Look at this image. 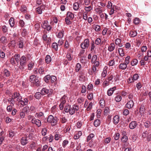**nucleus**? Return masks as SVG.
Instances as JSON below:
<instances>
[{"label": "nucleus", "mask_w": 151, "mask_h": 151, "mask_svg": "<svg viewBox=\"0 0 151 151\" xmlns=\"http://www.w3.org/2000/svg\"><path fill=\"white\" fill-rule=\"evenodd\" d=\"M19 24L21 27H23L24 25V23L23 20H21L19 21Z\"/></svg>", "instance_id": "obj_53"}, {"label": "nucleus", "mask_w": 151, "mask_h": 151, "mask_svg": "<svg viewBox=\"0 0 151 151\" xmlns=\"http://www.w3.org/2000/svg\"><path fill=\"white\" fill-rule=\"evenodd\" d=\"M95 30L96 31H99L100 30V26L96 25L95 27Z\"/></svg>", "instance_id": "obj_63"}, {"label": "nucleus", "mask_w": 151, "mask_h": 151, "mask_svg": "<svg viewBox=\"0 0 151 151\" xmlns=\"http://www.w3.org/2000/svg\"><path fill=\"white\" fill-rule=\"evenodd\" d=\"M57 121V117H54L50 115L48 116L47 119V121L48 122L51 123V125L53 126L55 125L56 124Z\"/></svg>", "instance_id": "obj_1"}, {"label": "nucleus", "mask_w": 151, "mask_h": 151, "mask_svg": "<svg viewBox=\"0 0 151 151\" xmlns=\"http://www.w3.org/2000/svg\"><path fill=\"white\" fill-rule=\"evenodd\" d=\"M42 94L41 92H36L35 95V97L37 99H39L41 97Z\"/></svg>", "instance_id": "obj_19"}, {"label": "nucleus", "mask_w": 151, "mask_h": 151, "mask_svg": "<svg viewBox=\"0 0 151 151\" xmlns=\"http://www.w3.org/2000/svg\"><path fill=\"white\" fill-rule=\"evenodd\" d=\"M129 111L127 109H124L123 111V114L124 115H127L129 113Z\"/></svg>", "instance_id": "obj_59"}, {"label": "nucleus", "mask_w": 151, "mask_h": 151, "mask_svg": "<svg viewBox=\"0 0 151 151\" xmlns=\"http://www.w3.org/2000/svg\"><path fill=\"white\" fill-rule=\"evenodd\" d=\"M118 52L119 55L121 56H124V52L123 49L122 48H120L118 49Z\"/></svg>", "instance_id": "obj_21"}, {"label": "nucleus", "mask_w": 151, "mask_h": 151, "mask_svg": "<svg viewBox=\"0 0 151 151\" xmlns=\"http://www.w3.org/2000/svg\"><path fill=\"white\" fill-rule=\"evenodd\" d=\"M67 16L68 17H69L71 19H72L74 18V17L73 14L69 12H67Z\"/></svg>", "instance_id": "obj_29"}, {"label": "nucleus", "mask_w": 151, "mask_h": 151, "mask_svg": "<svg viewBox=\"0 0 151 151\" xmlns=\"http://www.w3.org/2000/svg\"><path fill=\"white\" fill-rule=\"evenodd\" d=\"M4 75L6 77H9L10 76V73L9 70L6 69H4L3 71Z\"/></svg>", "instance_id": "obj_11"}, {"label": "nucleus", "mask_w": 151, "mask_h": 151, "mask_svg": "<svg viewBox=\"0 0 151 151\" xmlns=\"http://www.w3.org/2000/svg\"><path fill=\"white\" fill-rule=\"evenodd\" d=\"M127 67V64L125 63H121L120 64L119 68L122 70H125Z\"/></svg>", "instance_id": "obj_12"}, {"label": "nucleus", "mask_w": 151, "mask_h": 151, "mask_svg": "<svg viewBox=\"0 0 151 151\" xmlns=\"http://www.w3.org/2000/svg\"><path fill=\"white\" fill-rule=\"evenodd\" d=\"M27 137H22L21 140V143L22 145H24L27 142Z\"/></svg>", "instance_id": "obj_9"}, {"label": "nucleus", "mask_w": 151, "mask_h": 151, "mask_svg": "<svg viewBox=\"0 0 151 151\" xmlns=\"http://www.w3.org/2000/svg\"><path fill=\"white\" fill-rule=\"evenodd\" d=\"M94 136V135L93 134H91L89 135L87 137V142H88L91 139H92Z\"/></svg>", "instance_id": "obj_45"}, {"label": "nucleus", "mask_w": 151, "mask_h": 151, "mask_svg": "<svg viewBox=\"0 0 151 151\" xmlns=\"http://www.w3.org/2000/svg\"><path fill=\"white\" fill-rule=\"evenodd\" d=\"M26 58L24 56H22L20 60V64L21 65H23L26 63Z\"/></svg>", "instance_id": "obj_7"}, {"label": "nucleus", "mask_w": 151, "mask_h": 151, "mask_svg": "<svg viewBox=\"0 0 151 151\" xmlns=\"http://www.w3.org/2000/svg\"><path fill=\"white\" fill-rule=\"evenodd\" d=\"M70 106L69 105H68L67 106H66L64 108V110L66 112H68L70 110Z\"/></svg>", "instance_id": "obj_35"}, {"label": "nucleus", "mask_w": 151, "mask_h": 151, "mask_svg": "<svg viewBox=\"0 0 151 151\" xmlns=\"http://www.w3.org/2000/svg\"><path fill=\"white\" fill-rule=\"evenodd\" d=\"M116 89V87L114 86L111 88H110L107 91L108 95L110 96L112 95L113 94V91Z\"/></svg>", "instance_id": "obj_8"}, {"label": "nucleus", "mask_w": 151, "mask_h": 151, "mask_svg": "<svg viewBox=\"0 0 151 151\" xmlns=\"http://www.w3.org/2000/svg\"><path fill=\"white\" fill-rule=\"evenodd\" d=\"M39 72L40 74H43L44 73V68L42 67H41L39 69Z\"/></svg>", "instance_id": "obj_52"}, {"label": "nucleus", "mask_w": 151, "mask_h": 151, "mask_svg": "<svg viewBox=\"0 0 151 151\" xmlns=\"http://www.w3.org/2000/svg\"><path fill=\"white\" fill-rule=\"evenodd\" d=\"M114 60H110L109 63V65L110 66H113L114 64Z\"/></svg>", "instance_id": "obj_58"}, {"label": "nucleus", "mask_w": 151, "mask_h": 151, "mask_svg": "<svg viewBox=\"0 0 151 151\" xmlns=\"http://www.w3.org/2000/svg\"><path fill=\"white\" fill-rule=\"evenodd\" d=\"M28 100L27 99L25 98L24 99V101L22 100L21 102L20 103V104L23 106L24 105H27L28 103Z\"/></svg>", "instance_id": "obj_15"}, {"label": "nucleus", "mask_w": 151, "mask_h": 151, "mask_svg": "<svg viewBox=\"0 0 151 151\" xmlns=\"http://www.w3.org/2000/svg\"><path fill=\"white\" fill-rule=\"evenodd\" d=\"M122 99V97L120 95L117 96L115 98V101L117 102H119L121 101Z\"/></svg>", "instance_id": "obj_36"}, {"label": "nucleus", "mask_w": 151, "mask_h": 151, "mask_svg": "<svg viewBox=\"0 0 151 151\" xmlns=\"http://www.w3.org/2000/svg\"><path fill=\"white\" fill-rule=\"evenodd\" d=\"M20 114L21 117L22 118H24L25 116H27L28 115V114H27L23 111L21 112Z\"/></svg>", "instance_id": "obj_38"}, {"label": "nucleus", "mask_w": 151, "mask_h": 151, "mask_svg": "<svg viewBox=\"0 0 151 151\" xmlns=\"http://www.w3.org/2000/svg\"><path fill=\"white\" fill-rule=\"evenodd\" d=\"M93 95L92 93H90L88 95L87 98L89 100H91L93 98Z\"/></svg>", "instance_id": "obj_57"}, {"label": "nucleus", "mask_w": 151, "mask_h": 151, "mask_svg": "<svg viewBox=\"0 0 151 151\" xmlns=\"http://www.w3.org/2000/svg\"><path fill=\"white\" fill-rule=\"evenodd\" d=\"M51 81L52 83H53L55 81H56L57 79L55 76H50Z\"/></svg>", "instance_id": "obj_44"}, {"label": "nucleus", "mask_w": 151, "mask_h": 151, "mask_svg": "<svg viewBox=\"0 0 151 151\" xmlns=\"http://www.w3.org/2000/svg\"><path fill=\"white\" fill-rule=\"evenodd\" d=\"M37 78L36 76L34 75H32L30 76L29 78L30 82L31 83L34 81Z\"/></svg>", "instance_id": "obj_24"}, {"label": "nucleus", "mask_w": 151, "mask_h": 151, "mask_svg": "<svg viewBox=\"0 0 151 151\" xmlns=\"http://www.w3.org/2000/svg\"><path fill=\"white\" fill-rule=\"evenodd\" d=\"M137 125V123L135 121H133L130 123L129 126L130 129H133L135 128Z\"/></svg>", "instance_id": "obj_6"}, {"label": "nucleus", "mask_w": 151, "mask_h": 151, "mask_svg": "<svg viewBox=\"0 0 151 151\" xmlns=\"http://www.w3.org/2000/svg\"><path fill=\"white\" fill-rule=\"evenodd\" d=\"M128 140V137L125 135H124L122 137L121 140L123 142H126Z\"/></svg>", "instance_id": "obj_26"}, {"label": "nucleus", "mask_w": 151, "mask_h": 151, "mask_svg": "<svg viewBox=\"0 0 151 151\" xmlns=\"http://www.w3.org/2000/svg\"><path fill=\"white\" fill-rule=\"evenodd\" d=\"M137 33L135 31H131L129 33L130 36L132 37H134L137 35Z\"/></svg>", "instance_id": "obj_18"}, {"label": "nucleus", "mask_w": 151, "mask_h": 151, "mask_svg": "<svg viewBox=\"0 0 151 151\" xmlns=\"http://www.w3.org/2000/svg\"><path fill=\"white\" fill-rule=\"evenodd\" d=\"M73 9L75 10H78L79 7V4L78 2H75L73 6Z\"/></svg>", "instance_id": "obj_14"}, {"label": "nucleus", "mask_w": 151, "mask_h": 151, "mask_svg": "<svg viewBox=\"0 0 151 151\" xmlns=\"http://www.w3.org/2000/svg\"><path fill=\"white\" fill-rule=\"evenodd\" d=\"M97 57L96 55H93L92 59L91 60V63H94L96 61L97 59Z\"/></svg>", "instance_id": "obj_32"}, {"label": "nucleus", "mask_w": 151, "mask_h": 151, "mask_svg": "<svg viewBox=\"0 0 151 151\" xmlns=\"http://www.w3.org/2000/svg\"><path fill=\"white\" fill-rule=\"evenodd\" d=\"M139 78V76L137 74H134V76H133V77H132V78L133 79V80H137Z\"/></svg>", "instance_id": "obj_55"}, {"label": "nucleus", "mask_w": 151, "mask_h": 151, "mask_svg": "<svg viewBox=\"0 0 151 151\" xmlns=\"http://www.w3.org/2000/svg\"><path fill=\"white\" fill-rule=\"evenodd\" d=\"M115 48V45L114 43H111L108 47V50L110 52L113 51Z\"/></svg>", "instance_id": "obj_13"}, {"label": "nucleus", "mask_w": 151, "mask_h": 151, "mask_svg": "<svg viewBox=\"0 0 151 151\" xmlns=\"http://www.w3.org/2000/svg\"><path fill=\"white\" fill-rule=\"evenodd\" d=\"M145 109V107L143 105H141L140 107L139 108V112L142 113L143 112Z\"/></svg>", "instance_id": "obj_37"}, {"label": "nucleus", "mask_w": 151, "mask_h": 151, "mask_svg": "<svg viewBox=\"0 0 151 151\" xmlns=\"http://www.w3.org/2000/svg\"><path fill=\"white\" fill-rule=\"evenodd\" d=\"M40 81L38 78L36 79L34 81L31 83V86H32L38 87L40 86Z\"/></svg>", "instance_id": "obj_4"}, {"label": "nucleus", "mask_w": 151, "mask_h": 151, "mask_svg": "<svg viewBox=\"0 0 151 151\" xmlns=\"http://www.w3.org/2000/svg\"><path fill=\"white\" fill-rule=\"evenodd\" d=\"M2 30L4 33L6 32L7 31V28L6 26H3L2 27Z\"/></svg>", "instance_id": "obj_64"}, {"label": "nucleus", "mask_w": 151, "mask_h": 151, "mask_svg": "<svg viewBox=\"0 0 151 151\" xmlns=\"http://www.w3.org/2000/svg\"><path fill=\"white\" fill-rule=\"evenodd\" d=\"M101 42V40L99 38H97L95 41V44L97 45H99Z\"/></svg>", "instance_id": "obj_40"}, {"label": "nucleus", "mask_w": 151, "mask_h": 151, "mask_svg": "<svg viewBox=\"0 0 151 151\" xmlns=\"http://www.w3.org/2000/svg\"><path fill=\"white\" fill-rule=\"evenodd\" d=\"M65 21L66 23L67 24H71V22L70 20V19L68 17H66L65 18Z\"/></svg>", "instance_id": "obj_54"}, {"label": "nucleus", "mask_w": 151, "mask_h": 151, "mask_svg": "<svg viewBox=\"0 0 151 151\" xmlns=\"http://www.w3.org/2000/svg\"><path fill=\"white\" fill-rule=\"evenodd\" d=\"M35 122V124L38 127H40L41 126V122L39 120L36 119Z\"/></svg>", "instance_id": "obj_48"}, {"label": "nucleus", "mask_w": 151, "mask_h": 151, "mask_svg": "<svg viewBox=\"0 0 151 151\" xmlns=\"http://www.w3.org/2000/svg\"><path fill=\"white\" fill-rule=\"evenodd\" d=\"M45 60L47 63H49L51 61V58L50 56L47 55L45 57Z\"/></svg>", "instance_id": "obj_17"}, {"label": "nucleus", "mask_w": 151, "mask_h": 151, "mask_svg": "<svg viewBox=\"0 0 151 151\" xmlns=\"http://www.w3.org/2000/svg\"><path fill=\"white\" fill-rule=\"evenodd\" d=\"M20 94L19 93L17 92H14V93L13 95L12 96V97L14 100L15 98H17V97H19L20 96Z\"/></svg>", "instance_id": "obj_28"}, {"label": "nucleus", "mask_w": 151, "mask_h": 151, "mask_svg": "<svg viewBox=\"0 0 151 151\" xmlns=\"http://www.w3.org/2000/svg\"><path fill=\"white\" fill-rule=\"evenodd\" d=\"M47 132V129L45 128L43 129L42 130V134L43 136H45Z\"/></svg>", "instance_id": "obj_50"}, {"label": "nucleus", "mask_w": 151, "mask_h": 151, "mask_svg": "<svg viewBox=\"0 0 151 151\" xmlns=\"http://www.w3.org/2000/svg\"><path fill=\"white\" fill-rule=\"evenodd\" d=\"M0 41L3 44L6 43L7 41L6 38L5 37L2 36L0 38Z\"/></svg>", "instance_id": "obj_23"}, {"label": "nucleus", "mask_w": 151, "mask_h": 151, "mask_svg": "<svg viewBox=\"0 0 151 151\" xmlns=\"http://www.w3.org/2000/svg\"><path fill=\"white\" fill-rule=\"evenodd\" d=\"M130 58V57L129 56H127L126 58L125 61V63L127 65L129 63V60Z\"/></svg>", "instance_id": "obj_46"}, {"label": "nucleus", "mask_w": 151, "mask_h": 151, "mask_svg": "<svg viewBox=\"0 0 151 151\" xmlns=\"http://www.w3.org/2000/svg\"><path fill=\"white\" fill-rule=\"evenodd\" d=\"M100 106H101L102 107H104L105 106V101L104 100L101 99L99 101Z\"/></svg>", "instance_id": "obj_27"}, {"label": "nucleus", "mask_w": 151, "mask_h": 151, "mask_svg": "<svg viewBox=\"0 0 151 151\" xmlns=\"http://www.w3.org/2000/svg\"><path fill=\"white\" fill-rule=\"evenodd\" d=\"M134 105V103L132 100H130L129 101L126 105V107L130 109L132 108Z\"/></svg>", "instance_id": "obj_5"}, {"label": "nucleus", "mask_w": 151, "mask_h": 151, "mask_svg": "<svg viewBox=\"0 0 151 151\" xmlns=\"http://www.w3.org/2000/svg\"><path fill=\"white\" fill-rule=\"evenodd\" d=\"M119 120V116L118 115H116L114 117L113 122L115 124H116L118 123Z\"/></svg>", "instance_id": "obj_10"}, {"label": "nucleus", "mask_w": 151, "mask_h": 151, "mask_svg": "<svg viewBox=\"0 0 151 151\" xmlns=\"http://www.w3.org/2000/svg\"><path fill=\"white\" fill-rule=\"evenodd\" d=\"M14 100L13 99L12 97V98H10L8 99V101L9 103H10V104H12V105H13V106L14 105V104L12 101H14Z\"/></svg>", "instance_id": "obj_51"}, {"label": "nucleus", "mask_w": 151, "mask_h": 151, "mask_svg": "<svg viewBox=\"0 0 151 151\" xmlns=\"http://www.w3.org/2000/svg\"><path fill=\"white\" fill-rule=\"evenodd\" d=\"M14 57L16 62L18 64L19 63V61H20V55L19 54H17L14 55Z\"/></svg>", "instance_id": "obj_16"}, {"label": "nucleus", "mask_w": 151, "mask_h": 151, "mask_svg": "<svg viewBox=\"0 0 151 151\" xmlns=\"http://www.w3.org/2000/svg\"><path fill=\"white\" fill-rule=\"evenodd\" d=\"M52 47L55 49V50L58 49V44L56 42L53 43L52 45Z\"/></svg>", "instance_id": "obj_31"}, {"label": "nucleus", "mask_w": 151, "mask_h": 151, "mask_svg": "<svg viewBox=\"0 0 151 151\" xmlns=\"http://www.w3.org/2000/svg\"><path fill=\"white\" fill-rule=\"evenodd\" d=\"M63 36V33L62 32H60L58 34L57 37L59 38H62Z\"/></svg>", "instance_id": "obj_47"}, {"label": "nucleus", "mask_w": 151, "mask_h": 151, "mask_svg": "<svg viewBox=\"0 0 151 151\" xmlns=\"http://www.w3.org/2000/svg\"><path fill=\"white\" fill-rule=\"evenodd\" d=\"M27 9L26 7L25 6L23 5L22 6V7L20 9L22 12H24L26 11Z\"/></svg>", "instance_id": "obj_43"}, {"label": "nucleus", "mask_w": 151, "mask_h": 151, "mask_svg": "<svg viewBox=\"0 0 151 151\" xmlns=\"http://www.w3.org/2000/svg\"><path fill=\"white\" fill-rule=\"evenodd\" d=\"M69 113L71 115H73L75 113V110L74 107H70V109Z\"/></svg>", "instance_id": "obj_42"}, {"label": "nucleus", "mask_w": 151, "mask_h": 151, "mask_svg": "<svg viewBox=\"0 0 151 151\" xmlns=\"http://www.w3.org/2000/svg\"><path fill=\"white\" fill-rule=\"evenodd\" d=\"M48 22L47 21H45L43 24H42V27L44 29H46L47 26Z\"/></svg>", "instance_id": "obj_41"}, {"label": "nucleus", "mask_w": 151, "mask_h": 151, "mask_svg": "<svg viewBox=\"0 0 151 151\" xmlns=\"http://www.w3.org/2000/svg\"><path fill=\"white\" fill-rule=\"evenodd\" d=\"M51 90V89L48 90L46 88H43L41 91V94L42 95L47 94V96L49 97L52 93Z\"/></svg>", "instance_id": "obj_2"}, {"label": "nucleus", "mask_w": 151, "mask_h": 151, "mask_svg": "<svg viewBox=\"0 0 151 151\" xmlns=\"http://www.w3.org/2000/svg\"><path fill=\"white\" fill-rule=\"evenodd\" d=\"M100 120L99 119H96L94 121L93 125L95 127H97L100 125Z\"/></svg>", "instance_id": "obj_20"}, {"label": "nucleus", "mask_w": 151, "mask_h": 151, "mask_svg": "<svg viewBox=\"0 0 151 151\" xmlns=\"http://www.w3.org/2000/svg\"><path fill=\"white\" fill-rule=\"evenodd\" d=\"M5 56L4 53L0 50V57L2 58H4Z\"/></svg>", "instance_id": "obj_60"}, {"label": "nucleus", "mask_w": 151, "mask_h": 151, "mask_svg": "<svg viewBox=\"0 0 151 151\" xmlns=\"http://www.w3.org/2000/svg\"><path fill=\"white\" fill-rule=\"evenodd\" d=\"M115 43L116 45H119L121 42V40L119 38L116 39L115 40Z\"/></svg>", "instance_id": "obj_56"}, {"label": "nucleus", "mask_w": 151, "mask_h": 151, "mask_svg": "<svg viewBox=\"0 0 151 151\" xmlns=\"http://www.w3.org/2000/svg\"><path fill=\"white\" fill-rule=\"evenodd\" d=\"M43 5H41L40 7H38L36 9L37 12L39 14H41L42 12V9H41V7H42Z\"/></svg>", "instance_id": "obj_33"}, {"label": "nucleus", "mask_w": 151, "mask_h": 151, "mask_svg": "<svg viewBox=\"0 0 151 151\" xmlns=\"http://www.w3.org/2000/svg\"><path fill=\"white\" fill-rule=\"evenodd\" d=\"M145 126L146 128L149 127L150 126V122L147 121L145 123Z\"/></svg>", "instance_id": "obj_49"}, {"label": "nucleus", "mask_w": 151, "mask_h": 151, "mask_svg": "<svg viewBox=\"0 0 151 151\" xmlns=\"http://www.w3.org/2000/svg\"><path fill=\"white\" fill-rule=\"evenodd\" d=\"M138 62L137 60L134 59L131 62V65L132 66H134L136 65Z\"/></svg>", "instance_id": "obj_39"}, {"label": "nucleus", "mask_w": 151, "mask_h": 151, "mask_svg": "<svg viewBox=\"0 0 151 151\" xmlns=\"http://www.w3.org/2000/svg\"><path fill=\"white\" fill-rule=\"evenodd\" d=\"M89 45V40L88 39H87L84 40L83 42L81 44V46L82 49H85L86 48L88 47Z\"/></svg>", "instance_id": "obj_3"}, {"label": "nucleus", "mask_w": 151, "mask_h": 151, "mask_svg": "<svg viewBox=\"0 0 151 151\" xmlns=\"http://www.w3.org/2000/svg\"><path fill=\"white\" fill-rule=\"evenodd\" d=\"M9 23L11 27H13L14 25V19L13 18L11 17L9 20Z\"/></svg>", "instance_id": "obj_22"}, {"label": "nucleus", "mask_w": 151, "mask_h": 151, "mask_svg": "<svg viewBox=\"0 0 151 151\" xmlns=\"http://www.w3.org/2000/svg\"><path fill=\"white\" fill-rule=\"evenodd\" d=\"M61 137V135L59 134H56L55 135V139L56 140H58Z\"/></svg>", "instance_id": "obj_61"}, {"label": "nucleus", "mask_w": 151, "mask_h": 151, "mask_svg": "<svg viewBox=\"0 0 151 151\" xmlns=\"http://www.w3.org/2000/svg\"><path fill=\"white\" fill-rule=\"evenodd\" d=\"M81 68V65L79 63H77L76 67V72H78L79 71Z\"/></svg>", "instance_id": "obj_25"}, {"label": "nucleus", "mask_w": 151, "mask_h": 151, "mask_svg": "<svg viewBox=\"0 0 151 151\" xmlns=\"http://www.w3.org/2000/svg\"><path fill=\"white\" fill-rule=\"evenodd\" d=\"M10 61L11 64L12 65H14L15 64V62L14 61V57H12L11 58Z\"/></svg>", "instance_id": "obj_62"}, {"label": "nucleus", "mask_w": 151, "mask_h": 151, "mask_svg": "<svg viewBox=\"0 0 151 151\" xmlns=\"http://www.w3.org/2000/svg\"><path fill=\"white\" fill-rule=\"evenodd\" d=\"M140 22V20L138 18H135L134 20V23L135 24H138Z\"/></svg>", "instance_id": "obj_34"}, {"label": "nucleus", "mask_w": 151, "mask_h": 151, "mask_svg": "<svg viewBox=\"0 0 151 151\" xmlns=\"http://www.w3.org/2000/svg\"><path fill=\"white\" fill-rule=\"evenodd\" d=\"M50 78V76L49 75H47L45 76L44 78V80L45 82L46 83L48 82Z\"/></svg>", "instance_id": "obj_30"}]
</instances>
